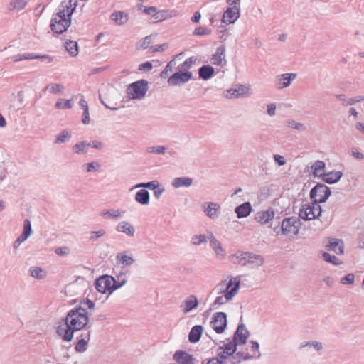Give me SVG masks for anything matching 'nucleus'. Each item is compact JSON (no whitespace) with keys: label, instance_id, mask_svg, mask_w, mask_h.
Here are the masks:
<instances>
[{"label":"nucleus","instance_id":"obj_17","mask_svg":"<svg viewBox=\"0 0 364 364\" xmlns=\"http://www.w3.org/2000/svg\"><path fill=\"white\" fill-rule=\"evenodd\" d=\"M228 7L223 15V22L225 24L235 23L240 17V6L231 5Z\"/></svg>","mask_w":364,"mask_h":364},{"label":"nucleus","instance_id":"obj_60","mask_svg":"<svg viewBox=\"0 0 364 364\" xmlns=\"http://www.w3.org/2000/svg\"><path fill=\"white\" fill-rule=\"evenodd\" d=\"M210 33L211 30L204 27H198L193 31V34L198 36H208L210 35Z\"/></svg>","mask_w":364,"mask_h":364},{"label":"nucleus","instance_id":"obj_35","mask_svg":"<svg viewBox=\"0 0 364 364\" xmlns=\"http://www.w3.org/2000/svg\"><path fill=\"white\" fill-rule=\"evenodd\" d=\"M193 183V179L189 177H176L171 181V186L175 188L189 187Z\"/></svg>","mask_w":364,"mask_h":364},{"label":"nucleus","instance_id":"obj_39","mask_svg":"<svg viewBox=\"0 0 364 364\" xmlns=\"http://www.w3.org/2000/svg\"><path fill=\"white\" fill-rule=\"evenodd\" d=\"M88 141H81L76 143L72 147V150L74 154L77 155H85L88 153Z\"/></svg>","mask_w":364,"mask_h":364},{"label":"nucleus","instance_id":"obj_58","mask_svg":"<svg viewBox=\"0 0 364 364\" xmlns=\"http://www.w3.org/2000/svg\"><path fill=\"white\" fill-rule=\"evenodd\" d=\"M105 235H106V230H104V229H100V230H96V231H92L90 232V240L96 241L99 238L105 236Z\"/></svg>","mask_w":364,"mask_h":364},{"label":"nucleus","instance_id":"obj_9","mask_svg":"<svg viewBox=\"0 0 364 364\" xmlns=\"http://www.w3.org/2000/svg\"><path fill=\"white\" fill-rule=\"evenodd\" d=\"M300 221L299 219L290 217L283 220L282 223V234L287 237H292L299 231Z\"/></svg>","mask_w":364,"mask_h":364},{"label":"nucleus","instance_id":"obj_37","mask_svg":"<svg viewBox=\"0 0 364 364\" xmlns=\"http://www.w3.org/2000/svg\"><path fill=\"white\" fill-rule=\"evenodd\" d=\"M343 176V173L340 171H331L325 173L323 176V181L327 183L332 184L338 182Z\"/></svg>","mask_w":364,"mask_h":364},{"label":"nucleus","instance_id":"obj_44","mask_svg":"<svg viewBox=\"0 0 364 364\" xmlns=\"http://www.w3.org/2000/svg\"><path fill=\"white\" fill-rule=\"evenodd\" d=\"M80 107L83 110L82 122L84 124H88L90 122L89 106L87 102L85 99H81L79 102Z\"/></svg>","mask_w":364,"mask_h":364},{"label":"nucleus","instance_id":"obj_26","mask_svg":"<svg viewBox=\"0 0 364 364\" xmlns=\"http://www.w3.org/2000/svg\"><path fill=\"white\" fill-rule=\"evenodd\" d=\"M124 210L121 209H104L100 215L105 220H117L123 217Z\"/></svg>","mask_w":364,"mask_h":364},{"label":"nucleus","instance_id":"obj_36","mask_svg":"<svg viewBox=\"0 0 364 364\" xmlns=\"http://www.w3.org/2000/svg\"><path fill=\"white\" fill-rule=\"evenodd\" d=\"M66 51L71 57H76L79 53V46L77 41L66 40L64 43Z\"/></svg>","mask_w":364,"mask_h":364},{"label":"nucleus","instance_id":"obj_22","mask_svg":"<svg viewBox=\"0 0 364 364\" xmlns=\"http://www.w3.org/2000/svg\"><path fill=\"white\" fill-rule=\"evenodd\" d=\"M249 336V332L245 328L243 324H240L238 326L233 341L231 342H234L236 343V346L240 344H245L247 342V338Z\"/></svg>","mask_w":364,"mask_h":364},{"label":"nucleus","instance_id":"obj_27","mask_svg":"<svg viewBox=\"0 0 364 364\" xmlns=\"http://www.w3.org/2000/svg\"><path fill=\"white\" fill-rule=\"evenodd\" d=\"M274 212L269 208L267 210L259 211L255 214V220L261 224H267L274 218Z\"/></svg>","mask_w":364,"mask_h":364},{"label":"nucleus","instance_id":"obj_8","mask_svg":"<svg viewBox=\"0 0 364 364\" xmlns=\"http://www.w3.org/2000/svg\"><path fill=\"white\" fill-rule=\"evenodd\" d=\"M259 346L257 341H251L248 353L237 352V355L232 358V364H239L243 360L257 359L261 356Z\"/></svg>","mask_w":364,"mask_h":364},{"label":"nucleus","instance_id":"obj_3","mask_svg":"<svg viewBox=\"0 0 364 364\" xmlns=\"http://www.w3.org/2000/svg\"><path fill=\"white\" fill-rule=\"evenodd\" d=\"M77 5V0H63L51 19L50 29L55 33H63L70 26L71 16Z\"/></svg>","mask_w":364,"mask_h":364},{"label":"nucleus","instance_id":"obj_61","mask_svg":"<svg viewBox=\"0 0 364 364\" xmlns=\"http://www.w3.org/2000/svg\"><path fill=\"white\" fill-rule=\"evenodd\" d=\"M355 282V276L353 273L346 274L344 277L341 279V282L343 284H352Z\"/></svg>","mask_w":364,"mask_h":364},{"label":"nucleus","instance_id":"obj_31","mask_svg":"<svg viewBox=\"0 0 364 364\" xmlns=\"http://www.w3.org/2000/svg\"><path fill=\"white\" fill-rule=\"evenodd\" d=\"M249 259L247 260V266L250 268H258L264 264V258L259 255L254 254L252 252L249 253Z\"/></svg>","mask_w":364,"mask_h":364},{"label":"nucleus","instance_id":"obj_59","mask_svg":"<svg viewBox=\"0 0 364 364\" xmlns=\"http://www.w3.org/2000/svg\"><path fill=\"white\" fill-rule=\"evenodd\" d=\"M32 230H31V224L29 220L26 219L24 221L23 223V230L21 235L26 237H29L31 235Z\"/></svg>","mask_w":364,"mask_h":364},{"label":"nucleus","instance_id":"obj_33","mask_svg":"<svg viewBox=\"0 0 364 364\" xmlns=\"http://www.w3.org/2000/svg\"><path fill=\"white\" fill-rule=\"evenodd\" d=\"M326 164L323 161L316 160L311 166V171L314 177L323 178L325 174Z\"/></svg>","mask_w":364,"mask_h":364},{"label":"nucleus","instance_id":"obj_42","mask_svg":"<svg viewBox=\"0 0 364 364\" xmlns=\"http://www.w3.org/2000/svg\"><path fill=\"white\" fill-rule=\"evenodd\" d=\"M343 248L344 246L343 241L338 239H333L328 245V250L333 251L338 255L343 254Z\"/></svg>","mask_w":364,"mask_h":364},{"label":"nucleus","instance_id":"obj_43","mask_svg":"<svg viewBox=\"0 0 364 364\" xmlns=\"http://www.w3.org/2000/svg\"><path fill=\"white\" fill-rule=\"evenodd\" d=\"M149 199V193L146 189L139 190L135 195V200L141 205H148Z\"/></svg>","mask_w":364,"mask_h":364},{"label":"nucleus","instance_id":"obj_41","mask_svg":"<svg viewBox=\"0 0 364 364\" xmlns=\"http://www.w3.org/2000/svg\"><path fill=\"white\" fill-rule=\"evenodd\" d=\"M214 72V68L210 65H203L199 68L198 75L201 79L208 80L213 76Z\"/></svg>","mask_w":364,"mask_h":364},{"label":"nucleus","instance_id":"obj_13","mask_svg":"<svg viewBox=\"0 0 364 364\" xmlns=\"http://www.w3.org/2000/svg\"><path fill=\"white\" fill-rule=\"evenodd\" d=\"M210 324L217 333H222L227 326L226 314L224 312L215 313Z\"/></svg>","mask_w":364,"mask_h":364},{"label":"nucleus","instance_id":"obj_50","mask_svg":"<svg viewBox=\"0 0 364 364\" xmlns=\"http://www.w3.org/2000/svg\"><path fill=\"white\" fill-rule=\"evenodd\" d=\"M70 138H71V134H70V132L68 130L65 129L56 135L55 143V144L65 143V142L68 141Z\"/></svg>","mask_w":364,"mask_h":364},{"label":"nucleus","instance_id":"obj_5","mask_svg":"<svg viewBox=\"0 0 364 364\" xmlns=\"http://www.w3.org/2000/svg\"><path fill=\"white\" fill-rule=\"evenodd\" d=\"M253 94L251 85L249 84H237L223 92L224 97L227 99L249 97Z\"/></svg>","mask_w":364,"mask_h":364},{"label":"nucleus","instance_id":"obj_28","mask_svg":"<svg viewBox=\"0 0 364 364\" xmlns=\"http://www.w3.org/2000/svg\"><path fill=\"white\" fill-rule=\"evenodd\" d=\"M38 58L46 59L49 63H51L53 60V58L50 56H48L46 55L41 56L38 55H35L33 53L18 54V55L11 57V59L14 62H18V61L24 60L38 59Z\"/></svg>","mask_w":364,"mask_h":364},{"label":"nucleus","instance_id":"obj_29","mask_svg":"<svg viewBox=\"0 0 364 364\" xmlns=\"http://www.w3.org/2000/svg\"><path fill=\"white\" fill-rule=\"evenodd\" d=\"M110 19L117 26H123L128 22L129 16L124 11H115L110 15Z\"/></svg>","mask_w":364,"mask_h":364},{"label":"nucleus","instance_id":"obj_16","mask_svg":"<svg viewBox=\"0 0 364 364\" xmlns=\"http://www.w3.org/2000/svg\"><path fill=\"white\" fill-rule=\"evenodd\" d=\"M208 240L211 248L214 251L216 258L219 260L224 259L226 256L225 250L222 247L220 241L212 232H209L208 234Z\"/></svg>","mask_w":364,"mask_h":364},{"label":"nucleus","instance_id":"obj_19","mask_svg":"<svg viewBox=\"0 0 364 364\" xmlns=\"http://www.w3.org/2000/svg\"><path fill=\"white\" fill-rule=\"evenodd\" d=\"M250 252H244L242 250H237L235 252L231 254L228 259L230 263L235 265H240L242 267L247 266V260L249 257Z\"/></svg>","mask_w":364,"mask_h":364},{"label":"nucleus","instance_id":"obj_56","mask_svg":"<svg viewBox=\"0 0 364 364\" xmlns=\"http://www.w3.org/2000/svg\"><path fill=\"white\" fill-rule=\"evenodd\" d=\"M323 258L326 262L331 263L335 265H338L342 263L341 261L339 259H338L336 256L331 255V254L327 252H324L323 254Z\"/></svg>","mask_w":364,"mask_h":364},{"label":"nucleus","instance_id":"obj_53","mask_svg":"<svg viewBox=\"0 0 364 364\" xmlns=\"http://www.w3.org/2000/svg\"><path fill=\"white\" fill-rule=\"evenodd\" d=\"M196 60L197 58L196 57H190L180 65V68L181 69V70L188 71L189 69L192 68V66L195 64Z\"/></svg>","mask_w":364,"mask_h":364},{"label":"nucleus","instance_id":"obj_14","mask_svg":"<svg viewBox=\"0 0 364 364\" xmlns=\"http://www.w3.org/2000/svg\"><path fill=\"white\" fill-rule=\"evenodd\" d=\"M202 210L207 217L211 220H216L221 213L220 204L215 202H205L202 205Z\"/></svg>","mask_w":364,"mask_h":364},{"label":"nucleus","instance_id":"obj_57","mask_svg":"<svg viewBox=\"0 0 364 364\" xmlns=\"http://www.w3.org/2000/svg\"><path fill=\"white\" fill-rule=\"evenodd\" d=\"M87 347V341L85 338H82L76 343L75 349L78 353L85 352Z\"/></svg>","mask_w":364,"mask_h":364},{"label":"nucleus","instance_id":"obj_52","mask_svg":"<svg viewBox=\"0 0 364 364\" xmlns=\"http://www.w3.org/2000/svg\"><path fill=\"white\" fill-rule=\"evenodd\" d=\"M208 237L204 234L195 235L191 237V244L193 245H199L207 242Z\"/></svg>","mask_w":364,"mask_h":364},{"label":"nucleus","instance_id":"obj_64","mask_svg":"<svg viewBox=\"0 0 364 364\" xmlns=\"http://www.w3.org/2000/svg\"><path fill=\"white\" fill-rule=\"evenodd\" d=\"M153 66L151 63L150 62H145L144 63H141L139 66V70L141 71H149L152 69Z\"/></svg>","mask_w":364,"mask_h":364},{"label":"nucleus","instance_id":"obj_54","mask_svg":"<svg viewBox=\"0 0 364 364\" xmlns=\"http://www.w3.org/2000/svg\"><path fill=\"white\" fill-rule=\"evenodd\" d=\"M167 149L168 147L165 146H153L147 148V152L149 154H164Z\"/></svg>","mask_w":364,"mask_h":364},{"label":"nucleus","instance_id":"obj_46","mask_svg":"<svg viewBox=\"0 0 364 364\" xmlns=\"http://www.w3.org/2000/svg\"><path fill=\"white\" fill-rule=\"evenodd\" d=\"M306 347L312 348L317 352L322 350L323 348V343L321 342L316 341H309V342H306V341L302 342L299 346V348H301V349H303Z\"/></svg>","mask_w":364,"mask_h":364},{"label":"nucleus","instance_id":"obj_62","mask_svg":"<svg viewBox=\"0 0 364 364\" xmlns=\"http://www.w3.org/2000/svg\"><path fill=\"white\" fill-rule=\"evenodd\" d=\"M267 108V114L269 117H274L276 114L277 106L274 103L268 104Z\"/></svg>","mask_w":364,"mask_h":364},{"label":"nucleus","instance_id":"obj_49","mask_svg":"<svg viewBox=\"0 0 364 364\" xmlns=\"http://www.w3.org/2000/svg\"><path fill=\"white\" fill-rule=\"evenodd\" d=\"M73 106L71 100H65L63 98L59 99L55 105V109H71Z\"/></svg>","mask_w":364,"mask_h":364},{"label":"nucleus","instance_id":"obj_32","mask_svg":"<svg viewBox=\"0 0 364 364\" xmlns=\"http://www.w3.org/2000/svg\"><path fill=\"white\" fill-rule=\"evenodd\" d=\"M28 274L35 279L43 280L47 277V271L41 267L32 266L28 269Z\"/></svg>","mask_w":364,"mask_h":364},{"label":"nucleus","instance_id":"obj_48","mask_svg":"<svg viewBox=\"0 0 364 364\" xmlns=\"http://www.w3.org/2000/svg\"><path fill=\"white\" fill-rule=\"evenodd\" d=\"M46 90L51 94H60L64 91V87L60 83H50L46 87Z\"/></svg>","mask_w":364,"mask_h":364},{"label":"nucleus","instance_id":"obj_55","mask_svg":"<svg viewBox=\"0 0 364 364\" xmlns=\"http://www.w3.org/2000/svg\"><path fill=\"white\" fill-rule=\"evenodd\" d=\"M159 186V183L157 181H151L148 183H138L134 186V188H147L152 190L156 189Z\"/></svg>","mask_w":364,"mask_h":364},{"label":"nucleus","instance_id":"obj_40","mask_svg":"<svg viewBox=\"0 0 364 364\" xmlns=\"http://www.w3.org/2000/svg\"><path fill=\"white\" fill-rule=\"evenodd\" d=\"M82 168L85 173H95L100 172L102 168V165L97 161H93L89 163H85L82 166Z\"/></svg>","mask_w":364,"mask_h":364},{"label":"nucleus","instance_id":"obj_30","mask_svg":"<svg viewBox=\"0 0 364 364\" xmlns=\"http://www.w3.org/2000/svg\"><path fill=\"white\" fill-rule=\"evenodd\" d=\"M27 0H10L7 4V10L10 12H19L27 6Z\"/></svg>","mask_w":364,"mask_h":364},{"label":"nucleus","instance_id":"obj_15","mask_svg":"<svg viewBox=\"0 0 364 364\" xmlns=\"http://www.w3.org/2000/svg\"><path fill=\"white\" fill-rule=\"evenodd\" d=\"M297 74L294 73H287L280 74L275 77V86L278 89H284L291 85L294 80L296 78Z\"/></svg>","mask_w":364,"mask_h":364},{"label":"nucleus","instance_id":"obj_51","mask_svg":"<svg viewBox=\"0 0 364 364\" xmlns=\"http://www.w3.org/2000/svg\"><path fill=\"white\" fill-rule=\"evenodd\" d=\"M151 42H152L151 36H148L144 38L143 39H141V41H139L136 44V48L137 50L146 49L149 46V45L151 43Z\"/></svg>","mask_w":364,"mask_h":364},{"label":"nucleus","instance_id":"obj_1","mask_svg":"<svg viewBox=\"0 0 364 364\" xmlns=\"http://www.w3.org/2000/svg\"><path fill=\"white\" fill-rule=\"evenodd\" d=\"M89 321L88 313L81 306L70 310L62 323H59L56 332L65 341H70L75 331L84 328Z\"/></svg>","mask_w":364,"mask_h":364},{"label":"nucleus","instance_id":"obj_6","mask_svg":"<svg viewBox=\"0 0 364 364\" xmlns=\"http://www.w3.org/2000/svg\"><path fill=\"white\" fill-rule=\"evenodd\" d=\"M321 214V205L316 203H308L302 205L299 210V217L305 220H311L318 218Z\"/></svg>","mask_w":364,"mask_h":364},{"label":"nucleus","instance_id":"obj_20","mask_svg":"<svg viewBox=\"0 0 364 364\" xmlns=\"http://www.w3.org/2000/svg\"><path fill=\"white\" fill-rule=\"evenodd\" d=\"M115 230L117 232L124 234L129 237H133L136 232L134 226L127 220H122L118 223Z\"/></svg>","mask_w":364,"mask_h":364},{"label":"nucleus","instance_id":"obj_7","mask_svg":"<svg viewBox=\"0 0 364 364\" xmlns=\"http://www.w3.org/2000/svg\"><path fill=\"white\" fill-rule=\"evenodd\" d=\"M330 188L323 183H318L310 191V198L312 201L318 204L324 203L331 196Z\"/></svg>","mask_w":364,"mask_h":364},{"label":"nucleus","instance_id":"obj_45","mask_svg":"<svg viewBox=\"0 0 364 364\" xmlns=\"http://www.w3.org/2000/svg\"><path fill=\"white\" fill-rule=\"evenodd\" d=\"M286 126L289 129H292L298 132H304L306 130V127L304 124L292 119H289L286 121Z\"/></svg>","mask_w":364,"mask_h":364},{"label":"nucleus","instance_id":"obj_4","mask_svg":"<svg viewBox=\"0 0 364 364\" xmlns=\"http://www.w3.org/2000/svg\"><path fill=\"white\" fill-rule=\"evenodd\" d=\"M148 89V82L146 80H140L129 85L126 94L130 100H141L145 97Z\"/></svg>","mask_w":364,"mask_h":364},{"label":"nucleus","instance_id":"obj_11","mask_svg":"<svg viewBox=\"0 0 364 364\" xmlns=\"http://www.w3.org/2000/svg\"><path fill=\"white\" fill-rule=\"evenodd\" d=\"M236 350V343L229 341L228 343H225L223 346L218 348L216 358H218L223 361L229 358L230 363L232 364V358L237 355V353H235Z\"/></svg>","mask_w":364,"mask_h":364},{"label":"nucleus","instance_id":"obj_25","mask_svg":"<svg viewBox=\"0 0 364 364\" xmlns=\"http://www.w3.org/2000/svg\"><path fill=\"white\" fill-rule=\"evenodd\" d=\"M179 15V11L176 9H164L158 11L157 14L154 15V20L157 22H161L165 20L177 17Z\"/></svg>","mask_w":364,"mask_h":364},{"label":"nucleus","instance_id":"obj_63","mask_svg":"<svg viewBox=\"0 0 364 364\" xmlns=\"http://www.w3.org/2000/svg\"><path fill=\"white\" fill-rule=\"evenodd\" d=\"M274 161L279 165V166H284L286 164V160L284 157L279 154H274L273 156Z\"/></svg>","mask_w":364,"mask_h":364},{"label":"nucleus","instance_id":"obj_47","mask_svg":"<svg viewBox=\"0 0 364 364\" xmlns=\"http://www.w3.org/2000/svg\"><path fill=\"white\" fill-rule=\"evenodd\" d=\"M127 282V279L126 277V272H120L119 274L114 277V291L122 287Z\"/></svg>","mask_w":364,"mask_h":364},{"label":"nucleus","instance_id":"obj_21","mask_svg":"<svg viewBox=\"0 0 364 364\" xmlns=\"http://www.w3.org/2000/svg\"><path fill=\"white\" fill-rule=\"evenodd\" d=\"M198 304L196 296L191 294L185 299L180 306V309L184 314H188L193 309H196L198 307Z\"/></svg>","mask_w":364,"mask_h":364},{"label":"nucleus","instance_id":"obj_38","mask_svg":"<svg viewBox=\"0 0 364 364\" xmlns=\"http://www.w3.org/2000/svg\"><path fill=\"white\" fill-rule=\"evenodd\" d=\"M203 328L202 326H193L188 335V340L191 343H195L199 341Z\"/></svg>","mask_w":364,"mask_h":364},{"label":"nucleus","instance_id":"obj_10","mask_svg":"<svg viewBox=\"0 0 364 364\" xmlns=\"http://www.w3.org/2000/svg\"><path fill=\"white\" fill-rule=\"evenodd\" d=\"M114 277L109 275L101 276L95 282L96 289L102 294H112L114 291Z\"/></svg>","mask_w":364,"mask_h":364},{"label":"nucleus","instance_id":"obj_12","mask_svg":"<svg viewBox=\"0 0 364 364\" xmlns=\"http://www.w3.org/2000/svg\"><path fill=\"white\" fill-rule=\"evenodd\" d=\"M192 78V73L189 71L179 70L171 75L167 82L170 86H179L188 82Z\"/></svg>","mask_w":364,"mask_h":364},{"label":"nucleus","instance_id":"obj_2","mask_svg":"<svg viewBox=\"0 0 364 364\" xmlns=\"http://www.w3.org/2000/svg\"><path fill=\"white\" fill-rule=\"evenodd\" d=\"M240 282V276L228 275L220 280L213 289V291L218 295L213 304L224 305L232 301L239 292Z\"/></svg>","mask_w":364,"mask_h":364},{"label":"nucleus","instance_id":"obj_18","mask_svg":"<svg viewBox=\"0 0 364 364\" xmlns=\"http://www.w3.org/2000/svg\"><path fill=\"white\" fill-rule=\"evenodd\" d=\"M116 262L121 267H130L135 262V258L130 250H124L117 255Z\"/></svg>","mask_w":364,"mask_h":364},{"label":"nucleus","instance_id":"obj_34","mask_svg":"<svg viewBox=\"0 0 364 364\" xmlns=\"http://www.w3.org/2000/svg\"><path fill=\"white\" fill-rule=\"evenodd\" d=\"M252 208L250 202H245L244 203L237 206L235 212L238 218L247 217L252 212Z\"/></svg>","mask_w":364,"mask_h":364},{"label":"nucleus","instance_id":"obj_23","mask_svg":"<svg viewBox=\"0 0 364 364\" xmlns=\"http://www.w3.org/2000/svg\"><path fill=\"white\" fill-rule=\"evenodd\" d=\"M176 364H194L195 358L193 355L183 350L176 351L173 356Z\"/></svg>","mask_w":364,"mask_h":364},{"label":"nucleus","instance_id":"obj_24","mask_svg":"<svg viewBox=\"0 0 364 364\" xmlns=\"http://www.w3.org/2000/svg\"><path fill=\"white\" fill-rule=\"evenodd\" d=\"M211 64L218 66H223L226 63L225 48L223 46L218 47L214 54L210 59Z\"/></svg>","mask_w":364,"mask_h":364}]
</instances>
